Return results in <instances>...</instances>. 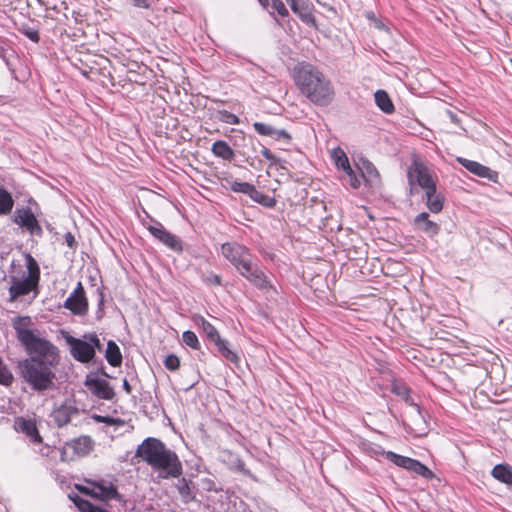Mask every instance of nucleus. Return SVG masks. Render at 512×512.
Returning <instances> with one entry per match:
<instances>
[{
  "mask_svg": "<svg viewBox=\"0 0 512 512\" xmlns=\"http://www.w3.org/2000/svg\"><path fill=\"white\" fill-rule=\"evenodd\" d=\"M83 338L87 339L92 347V350L94 351V355L96 354V350L102 351L103 345L97 336L96 333H87L83 335Z\"/></svg>",
  "mask_w": 512,
  "mask_h": 512,
  "instance_id": "obj_42",
  "label": "nucleus"
},
{
  "mask_svg": "<svg viewBox=\"0 0 512 512\" xmlns=\"http://www.w3.org/2000/svg\"><path fill=\"white\" fill-rule=\"evenodd\" d=\"M66 342L69 345L70 353L75 360L81 363H89L94 359V351L87 339L67 336Z\"/></svg>",
  "mask_w": 512,
  "mask_h": 512,
  "instance_id": "obj_12",
  "label": "nucleus"
},
{
  "mask_svg": "<svg viewBox=\"0 0 512 512\" xmlns=\"http://www.w3.org/2000/svg\"><path fill=\"white\" fill-rule=\"evenodd\" d=\"M332 158L334 160L335 165L338 168L344 170H350V163L346 153L339 147L335 148L332 152Z\"/></svg>",
  "mask_w": 512,
  "mask_h": 512,
  "instance_id": "obj_33",
  "label": "nucleus"
},
{
  "mask_svg": "<svg viewBox=\"0 0 512 512\" xmlns=\"http://www.w3.org/2000/svg\"><path fill=\"white\" fill-rule=\"evenodd\" d=\"M175 487L181 497V501L185 504H188L195 500L196 498V485L192 480L186 479L184 477L178 478Z\"/></svg>",
  "mask_w": 512,
  "mask_h": 512,
  "instance_id": "obj_21",
  "label": "nucleus"
},
{
  "mask_svg": "<svg viewBox=\"0 0 512 512\" xmlns=\"http://www.w3.org/2000/svg\"><path fill=\"white\" fill-rule=\"evenodd\" d=\"M457 162L461 164L470 173L488 180H495L497 178V172L491 170L489 167L463 157H457Z\"/></svg>",
  "mask_w": 512,
  "mask_h": 512,
  "instance_id": "obj_18",
  "label": "nucleus"
},
{
  "mask_svg": "<svg viewBox=\"0 0 512 512\" xmlns=\"http://www.w3.org/2000/svg\"><path fill=\"white\" fill-rule=\"evenodd\" d=\"M253 127L258 134L268 137L272 136L273 131L275 129V127H273L272 125L262 122H254Z\"/></svg>",
  "mask_w": 512,
  "mask_h": 512,
  "instance_id": "obj_41",
  "label": "nucleus"
},
{
  "mask_svg": "<svg viewBox=\"0 0 512 512\" xmlns=\"http://www.w3.org/2000/svg\"><path fill=\"white\" fill-rule=\"evenodd\" d=\"M98 292V301H97V311L96 318L98 320L102 319L104 316V293L100 288H97Z\"/></svg>",
  "mask_w": 512,
  "mask_h": 512,
  "instance_id": "obj_47",
  "label": "nucleus"
},
{
  "mask_svg": "<svg viewBox=\"0 0 512 512\" xmlns=\"http://www.w3.org/2000/svg\"><path fill=\"white\" fill-rule=\"evenodd\" d=\"M135 456L141 457L162 479L179 478L183 466L178 455L157 438H146L137 447Z\"/></svg>",
  "mask_w": 512,
  "mask_h": 512,
  "instance_id": "obj_2",
  "label": "nucleus"
},
{
  "mask_svg": "<svg viewBox=\"0 0 512 512\" xmlns=\"http://www.w3.org/2000/svg\"><path fill=\"white\" fill-rule=\"evenodd\" d=\"M426 205L432 213H439L443 209L444 197L437 192L435 187L432 191L425 192Z\"/></svg>",
  "mask_w": 512,
  "mask_h": 512,
  "instance_id": "obj_26",
  "label": "nucleus"
},
{
  "mask_svg": "<svg viewBox=\"0 0 512 512\" xmlns=\"http://www.w3.org/2000/svg\"><path fill=\"white\" fill-rule=\"evenodd\" d=\"M258 2L264 9L269 7V0H258Z\"/></svg>",
  "mask_w": 512,
  "mask_h": 512,
  "instance_id": "obj_59",
  "label": "nucleus"
},
{
  "mask_svg": "<svg viewBox=\"0 0 512 512\" xmlns=\"http://www.w3.org/2000/svg\"><path fill=\"white\" fill-rule=\"evenodd\" d=\"M447 116L449 117L451 122H453L455 124H459L460 123V119H459L458 115L455 112H453L451 110H448L447 111Z\"/></svg>",
  "mask_w": 512,
  "mask_h": 512,
  "instance_id": "obj_57",
  "label": "nucleus"
},
{
  "mask_svg": "<svg viewBox=\"0 0 512 512\" xmlns=\"http://www.w3.org/2000/svg\"><path fill=\"white\" fill-rule=\"evenodd\" d=\"M230 189L236 193H242L249 196L251 199L256 191V187L248 182L231 181Z\"/></svg>",
  "mask_w": 512,
  "mask_h": 512,
  "instance_id": "obj_31",
  "label": "nucleus"
},
{
  "mask_svg": "<svg viewBox=\"0 0 512 512\" xmlns=\"http://www.w3.org/2000/svg\"><path fill=\"white\" fill-rule=\"evenodd\" d=\"M84 385L99 399L112 400L115 396V392L107 380L100 379L92 374L86 376Z\"/></svg>",
  "mask_w": 512,
  "mask_h": 512,
  "instance_id": "obj_14",
  "label": "nucleus"
},
{
  "mask_svg": "<svg viewBox=\"0 0 512 512\" xmlns=\"http://www.w3.org/2000/svg\"><path fill=\"white\" fill-rule=\"evenodd\" d=\"M293 13H295L300 20L310 27H316V18L313 15V5L309 0H296L289 4Z\"/></svg>",
  "mask_w": 512,
  "mask_h": 512,
  "instance_id": "obj_16",
  "label": "nucleus"
},
{
  "mask_svg": "<svg viewBox=\"0 0 512 512\" xmlns=\"http://www.w3.org/2000/svg\"><path fill=\"white\" fill-rule=\"evenodd\" d=\"M408 179L410 184L416 182L421 188L426 191L433 190L436 183L433 180L428 168L422 163L414 162L413 167L408 171Z\"/></svg>",
  "mask_w": 512,
  "mask_h": 512,
  "instance_id": "obj_13",
  "label": "nucleus"
},
{
  "mask_svg": "<svg viewBox=\"0 0 512 512\" xmlns=\"http://www.w3.org/2000/svg\"><path fill=\"white\" fill-rule=\"evenodd\" d=\"M13 221L22 228H25L31 235L41 237L43 230L30 208L17 209Z\"/></svg>",
  "mask_w": 512,
  "mask_h": 512,
  "instance_id": "obj_15",
  "label": "nucleus"
},
{
  "mask_svg": "<svg viewBox=\"0 0 512 512\" xmlns=\"http://www.w3.org/2000/svg\"><path fill=\"white\" fill-rule=\"evenodd\" d=\"M98 422L105 423L107 425H113L121 422L119 419H115L109 416H95L94 417Z\"/></svg>",
  "mask_w": 512,
  "mask_h": 512,
  "instance_id": "obj_53",
  "label": "nucleus"
},
{
  "mask_svg": "<svg viewBox=\"0 0 512 512\" xmlns=\"http://www.w3.org/2000/svg\"><path fill=\"white\" fill-rule=\"evenodd\" d=\"M377 107L385 114H392L395 110L394 104L385 90H377L374 94Z\"/></svg>",
  "mask_w": 512,
  "mask_h": 512,
  "instance_id": "obj_27",
  "label": "nucleus"
},
{
  "mask_svg": "<svg viewBox=\"0 0 512 512\" xmlns=\"http://www.w3.org/2000/svg\"><path fill=\"white\" fill-rule=\"evenodd\" d=\"M131 4L138 8L148 9L150 7L149 0H129Z\"/></svg>",
  "mask_w": 512,
  "mask_h": 512,
  "instance_id": "obj_55",
  "label": "nucleus"
},
{
  "mask_svg": "<svg viewBox=\"0 0 512 512\" xmlns=\"http://www.w3.org/2000/svg\"><path fill=\"white\" fill-rule=\"evenodd\" d=\"M27 273L23 272L21 278L10 276L9 301L14 302L19 297L28 295L37 290L40 280V268L36 260L28 254L26 257Z\"/></svg>",
  "mask_w": 512,
  "mask_h": 512,
  "instance_id": "obj_5",
  "label": "nucleus"
},
{
  "mask_svg": "<svg viewBox=\"0 0 512 512\" xmlns=\"http://www.w3.org/2000/svg\"><path fill=\"white\" fill-rule=\"evenodd\" d=\"M105 358L107 362L113 367H119L122 364V354L120 348L113 340H109L107 342Z\"/></svg>",
  "mask_w": 512,
  "mask_h": 512,
  "instance_id": "obj_28",
  "label": "nucleus"
},
{
  "mask_svg": "<svg viewBox=\"0 0 512 512\" xmlns=\"http://www.w3.org/2000/svg\"><path fill=\"white\" fill-rule=\"evenodd\" d=\"M199 323L202 327L203 332L206 334V336L210 342L213 343L215 340H217L220 337L217 329L210 322H208L205 318L200 317Z\"/></svg>",
  "mask_w": 512,
  "mask_h": 512,
  "instance_id": "obj_35",
  "label": "nucleus"
},
{
  "mask_svg": "<svg viewBox=\"0 0 512 512\" xmlns=\"http://www.w3.org/2000/svg\"><path fill=\"white\" fill-rule=\"evenodd\" d=\"M15 429L28 437L33 444H41L43 442L34 419L17 418L15 421Z\"/></svg>",
  "mask_w": 512,
  "mask_h": 512,
  "instance_id": "obj_17",
  "label": "nucleus"
},
{
  "mask_svg": "<svg viewBox=\"0 0 512 512\" xmlns=\"http://www.w3.org/2000/svg\"><path fill=\"white\" fill-rule=\"evenodd\" d=\"M211 152L215 157L221 158L222 160L228 161V162H231L236 155L234 148L231 147L228 144V142H226L224 140L215 141L212 144Z\"/></svg>",
  "mask_w": 512,
  "mask_h": 512,
  "instance_id": "obj_23",
  "label": "nucleus"
},
{
  "mask_svg": "<svg viewBox=\"0 0 512 512\" xmlns=\"http://www.w3.org/2000/svg\"><path fill=\"white\" fill-rule=\"evenodd\" d=\"M491 475L499 482L512 486V467L509 464L501 463L495 465Z\"/></svg>",
  "mask_w": 512,
  "mask_h": 512,
  "instance_id": "obj_25",
  "label": "nucleus"
},
{
  "mask_svg": "<svg viewBox=\"0 0 512 512\" xmlns=\"http://www.w3.org/2000/svg\"><path fill=\"white\" fill-rule=\"evenodd\" d=\"M272 1V8L273 10L277 11V13L281 17H287L289 15L288 9L285 7L282 0H271Z\"/></svg>",
  "mask_w": 512,
  "mask_h": 512,
  "instance_id": "obj_49",
  "label": "nucleus"
},
{
  "mask_svg": "<svg viewBox=\"0 0 512 512\" xmlns=\"http://www.w3.org/2000/svg\"><path fill=\"white\" fill-rule=\"evenodd\" d=\"M14 381V376L10 369L3 363L0 358V384L10 386Z\"/></svg>",
  "mask_w": 512,
  "mask_h": 512,
  "instance_id": "obj_38",
  "label": "nucleus"
},
{
  "mask_svg": "<svg viewBox=\"0 0 512 512\" xmlns=\"http://www.w3.org/2000/svg\"><path fill=\"white\" fill-rule=\"evenodd\" d=\"M359 170L361 177L367 185L375 187L380 183V175L374 164L366 159L360 161Z\"/></svg>",
  "mask_w": 512,
  "mask_h": 512,
  "instance_id": "obj_20",
  "label": "nucleus"
},
{
  "mask_svg": "<svg viewBox=\"0 0 512 512\" xmlns=\"http://www.w3.org/2000/svg\"><path fill=\"white\" fill-rule=\"evenodd\" d=\"M64 307L70 310L74 315L83 316L88 312V300L80 299L77 296H69L64 302Z\"/></svg>",
  "mask_w": 512,
  "mask_h": 512,
  "instance_id": "obj_24",
  "label": "nucleus"
},
{
  "mask_svg": "<svg viewBox=\"0 0 512 512\" xmlns=\"http://www.w3.org/2000/svg\"><path fill=\"white\" fill-rule=\"evenodd\" d=\"M164 366L170 371H176L180 367V359L175 354H169L164 360Z\"/></svg>",
  "mask_w": 512,
  "mask_h": 512,
  "instance_id": "obj_46",
  "label": "nucleus"
},
{
  "mask_svg": "<svg viewBox=\"0 0 512 512\" xmlns=\"http://www.w3.org/2000/svg\"><path fill=\"white\" fill-rule=\"evenodd\" d=\"M385 458L390 462L394 463L398 467L404 468L407 470L408 465L411 463L412 458L399 455L392 451L384 452Z\"/></svg>",
  "mask_w": 512,
  "mask_h": 512,
  "instance_id": "obj_34",
  "label": "nucleus"
},
{
  "mask_svg": "<svg viewBox=\"0 0 512 512\" xmlns=\"http://www.w3.org/2000/svg\"><path fill=\"white\" fill-rule=\"evenodd\" d=\"M146 228L155 239L165 245L168 249L176 253H181L183 251L182 240L178 236L167 231L159 221L151 219V223L146 225Z\"/></svg>",
  "mask_w": 512,
  "mask_h": 512,
  "instance_id": "obj_7",
  "label": "nucleus"
},
{
  "mask_svg": "<svg viewBox=\"0 0 512 512\" xmlns=\"http://www.w3.org/2000/svg\"><path fill=\"white\" fill-rule=\"evenodd\" d=\"M77 489L83 494L102 501L114 499L119 502H125L123 496L112 483L106 484L104 482H93L91 488L86 486H77Z\"/></svg>",
  "mask_w": 512,
  "mask_h": 512,
  "instance_id": "obj_8",
  "label": "nucleus"
},
{
  "mask_svg": "<svg viewBox=\"0 0 512 512\" xmlns=\"http://www.w3.org/2000/svg\"><path fill=\"white\" fill-rule=\"evenodd\" d=\"M261 154L263 155V157L265 159H267L268 161H270L271 165H276L278 164L281 160L276 157L268 148L266 147H262L261 149Z\"/></svg>",
  "mask_w": 512,
  "mask_h": 512,
  "instance_id": "obj_51",
  "label": "nucleus"
},
{
  "mask_svg": "<svg viewBox=\"0 0 512 512\" xmlns=\"http://www.w3.org/2000/svg\"><path fill=\"white\" fill-rule=\"evenodd\" d=\"M202 281L207 285L220 286L222 284L221 276L209 272L202 275Z\"/></svg>",
  "mask_w": 512,
  "mask_h": 512,
  "instance_id": "obj_45",
  "label": "nucleus"
},
{
  "mask_svg": "<svg viewBox=\"0 0 512 512\" xmlns=\"http://www.w3.org/2000/svg\"><path fill=\"white\" fill-rule=\"evenodd\" d=\"M276 141L283 142L285 144H290L292 137L285 129H274L273 134L271 136Z\"/></svg>",
  "mask_w": 512,
  "mask_h": 512,
  "instance_id": "obj_43",
  "label": "nucleus"
},
{
  "mask_svg": "<svg viewBox=\"0 0 512 512\" xmlns=\"http://www.w3.org/2000/svg\"><path fill=\"white\" fill-rule=\"evenodd\" d=\"M30 322V317H18L13 322V327L20 343L29 354L28 358L42 362L49 366L57 367L60 363L59 349L52 342L36 335L26 326Z\"/></svg>",
  "mask_w": 512,
  "mask_h": 512,
  "instance_id": "obj_3",
  "label": "nucleus"
},
{
  "mask_svg": "<svg viewBox=\"0 0 512 512\" xmlns=\"http://www.w3.org/2000/svg\"><path fill=\"white\" fill-rule=\"evenodd\" d=\"M74 504L81 512H92L94 509V504H92L89 500L83 499L79 496H76L74 499Z\"/></svg>",
  "mask_w": 512,
  "mask_h": 512,
  "instance_id": "obj_44",
  "label": "nucleus"
},
{
  "mask_svg": "<svg viewBox=\"0 0 512 512\" xmlns=\"http://www.w3.org/2000/svg\"><path fill=\"white\" fill-rule=\"evenodd\" d=\"M14 206V199L10 192L0 187V215L9 214Z\"/></svg>",
  "mask_w": 512,
  "mask_h": 512,
  "instance_id": "obj_30",
  "label": "nucleus"
},
{
  "mask_svg": "<svg viewBox=\"0 0 512 512\" xmlns=\"http://www.w3.org/2000/svg\"><path fill=\"white\" fill-rule=\"evenodd\" d=\"M293 77L300 93L317 106H328L335 91L331 81L314 65L299 63L293 69Z\"/></svg>",
  "mask_w": 512,
  "mask_h": 512,
  "instance_id": "obj_1",
  "label": "nucleus"
},
{
  "mask_svg": "<svg viewBox=\"0 0 512 512\" xmlns=\"http://www.w3.org/2000/svg\"><path fill=\"white\" fill-rule=\"evenodd\" d=\"M237 271L247 279L252 285L260 290H268L272 288L270 281L265 273L259 268L257 263L253 261V257L245 264L238 267Z\"/></svg>",
  "mask_w": 512,
  "mask_h": 512,
  "instance_id": "obj_9",
  "label": "nucleus"
},
{
  "mask_svg": "<svg viewBox=\"0 0 512 512\" xmlns=\"http://www.w3.org/2000/svg\"><path fill=\"white\" fill-rule=\"evenodd\" d=\"M232 464L236 471H238L244 475H250L249 470L246 469V465H245L244 461L239 456L233 457Z\"/></svg>",
  "mask_w": 512,
  "mask_h": 512,
  "instance_id": "obj_48",
  "label": "nucleus"
},
{
  "mask_svg": "<svg viewBox=\"0 0 512 512\" xmlns=\"http://www.w3.org/2000/svg\"><path fill=\"white\" fill-rule=\"evenodd\" d=\"M67 446L72 448L76 455L85 456L92 451L94 442L90 436L83 435L71 440Z\"/></svg>",
  "mask_w": 512,
  "mask_h": 512,
  "instance_id": "obj_22",
  "label": "nucleus"
},
{
  "mask_svg": "<svg viewBox=\"0 0 512 512\" xmlns=\"http://www.w3.org/2000/svg\"><path fill=\"white\" fill-rule=\"evenodd\" d=\"M252 200L266 208H273L276 205V200L273 197L265 195L256 189Z\"/></svg>",
  "mask_w": 512,
  "mask_h": 512,
  "instance_id": "obj_37",
  "label": "nucleus"
},
{
  "mask_svg": "<svg viewBox=\"0 0 512 512\" xmlns=\"http://www.w3.org/2000/svg\"><path fill=\"white\" fill-rule=\"evenodd\" d=\"M22 33L34 43H38L40 40L39 32L35 29L28 28L23 30Z\"/></svg>",
  "mask_w": 512,
  "mask_h": 512,
  "instance_id": "obj_52",
  "label": "nucleus"
},
{
  "mask_svg": "<svg viewBox=\"0 0 512 512\" xmlns=\"http://www.w3.org/2000/svg\"><path fill=\"white\" fill-rule=\"evenodd\" d=\"M70 296H72V297L77 296L80 299H87L86 295H85V290H84L81 282H78L76 288L74 289V291L71 293Z\"/></svg>",
  "mask_w": 512,
  "mask_h": 512,
  "instance_id": "obj_54",
  "label": "nucleus"
},
{
  "mask_svg": "<svg viewBox=\"0 0 512 512\" xmlns=\"http://www.w3.org/2000/svg\"><path fill=\"white\" fill-rule=\"evenodd\" d=\"M344 172H345V174L347 175V177L349 179L350 186L353 187L354 189L359 188L360 180L356 176L355 171L350 167V170H344Z\"/></svg>",
  "mask_w": 512,
  "mask_h": 512,
  "instance_id": "obj_50",
  "label": "nucleus"
},
{
  "mask_svg": "<svg viewBox=\"0 0 512 512\" xmlns=\"http://www.w3.org/2000/svg\"><path fill=\"white\" fill-rule=\"evenodd\" d=\"M3 99V96H0V101Z\"/></svg>",
  "mask_w": 512,
  "mask_h": 512,
  "instance_id": "obj_61",
  "label": "nucleus"
},
{
  "mask_svg": "<svg viewBox=\"0 0 512 512\" xmlns=\"http://www.w3.org/2000/svg\"><path fill=\"white\" fill-rule=\"evenodd\" d=\"M217 118L219 121L227 123V124H231V125H237L240 123L239 117L227 110L217 111Z\"/></svg>",
  "mask_w": 512,
  "mask_h": 512,
  "instance_id": "obj_39",
  "label": "nucleus"
},
{
  "mask_svg": "<svg viewBox=\"0 0 512 512\" xmlns=\"http://www.w3.org/2000/svg\"><path fill=\"white\" fill-rule=\"evenodd\" d=\"M92 512H108V511L95 505Z\"/></svg>",
  "mask_w": 512,
  "mask_h": 512,
  "instance_id": "obj_60",
  "label": "nucleus"
},
{
  "mask_svg": "<svg viewBox=\"0 0 512 512\" xmlns=\"http://www.w3.org/2000/svg\"><path fill=\"white\" fill-rule=\"evenodd\" d=\"M213 344L217 347L218 352L222 357L227 359L232 363H237L239 361V356L236 352L229 348V343L227 340L221 338V336L213 342Z\"/></svg>",
  "mask_w": 512,
  "mask_h": 512,
  "instance_id": "obj_29",
  "label": "nucleus"
},
{
  "mask_svg": "<svg viewBox=\"0 0 512 512\" xmlns=\"http://www.w3.org/2000/svg\"><path fill=\"white\" fill-rule=\"evenodd\" d=\"M407 470L417 475L423 476L426 479H431L434 476L433 472L427 466L416 459L411 460Z\"/></svg>",
  "mask_w": 512,
  "mask_h": 512,
  "instance_id": "obj_32",
  "label": "nucleus"
},
{
  "mask_svg": "<svg viewBox=\"0 0 512 512\" xmlns=\"http://www.w3.org/2000/svg\"><path fill=\"white\" fill-rule=\"evenodd\" d=\"M123 389L125 390V392L127 394H130L132 391L131 385L129 384V382L126 379L123 380Z\"/></svg>",
  "mask_w": 512,
  "mask_h": 512,
  "instance_id": "obj_58",
  "label": "nucleus"
},
{
  "mask_svg": "<svg viewBox=\"0 0 512 512\" xmlns=\"http://www.w3.org/2000/svg\"><path fill=\"white\" fill-rule=\"evenodd\" d=\"M392 392L396 395L402 397L407 403H410L413 405L417 411L419 412L420 407L417 404H414L412 401H410V390L409 388L404 384H394L392 388Z\"/></svg>",
  "mask_w": 512,
  "mask_h": 512,
  "instance_id": "obj_36",
  "label": "nucleus"
},
{
  "mask_svg": "<svg viewBox=\"0 0 512 512\" xmlns=\"http://www.w3.org/2000/svg\"><path fill=\"white\" fill-rule=\"evenodd\" d=\"M64 239H65V242L68 247H70V248L76 247L77 243H76V240L71 232H67L64 236Z\"/></svg>",
  "mask_w": 512,
  "mask_h": 512,
  "instance_id": "obj_56",
  "label": "nucleus"
},
{
  "mask_svg": "<svg viewBox=\"0 0 512 512\" xmlns=\"http://www.w3.org/2000/svg\"><path fill=\"white\" fill-rule=\"evenodd\" d=\"M182 339H183V342L190 348L195 349V350L200 349V343H199L198 337L193 331L187 330V331L183 332Z\"/></svg>",
  "mask_w": 512,
  "mask_h": 512,
  "instance_id": "obj_40",
  "label": "nucleus"
},
{
  "mask_svg": "<svg viewBox=\"0 0 512 512\" xmlns=\"http://www.w3.org/2000/svg\"><path fill=\"white\" fill-rule=\"evenodd\" d=\"M232 131L235 132V135L230 137V141L236 154L242 156L249 166H254L257 159L255 155L256 147L254 138L247 136L240 130L236 131L232 129Z\"/></svg>",
  "mask_w": 512,
  "mask_h": 512,
  "instance_id": "obj_6",
  "label": "nucleus"
},
{
  "mask_svg": "<svg viewBox=\"0 0 512 512\" xmlns=\"http://www.w3.org/2000/svg\"><path fill=\"white\" fill-rule=\"evenodd\" d=\"M221 253L236 270L253 257L250 250L238 242H226L222 244Z\"/></svg>",
  "mask_w": 512,
  "mask_h": 512,
  "instance_id": "obj_10",
  "label": "nucleus"
},
{
  "mask_svg": "<svg viewBox=\"0 0 512 512\" xmlns=\"http://www.w3.org/2000/svg\"><path fill=\"white\" fill-rule=\"evenodd\" d=\"M414 226L417 230L422 231L430 238L435 237L440 232V225L430 220L427 212H421L414 218Z\"/></svg>",
  "mask_w": 512,
  "mask_h": 512,
  "instance_id": "obj_19",
  "label": "nucleus"
},
{
  "mask_svg": "<svg viewBox=\"0 0 512 512\" xmlns=\"http://www.w3.org/2000/svg\"><path fill=\"white\" fill-rule=\"evenodd\" d=\"M20 377L32 390L43 392L54 387L55 366H49L33 358H26L18 364Z\"/></svg>",
  "mask_w": 512,
  "mask_h": 512,
  "instance_id": "obj_4",
  "label": "nucleus"
},
{
  "mask_svg": "<svg viewBox=\"0 0 512 512\" xmlns=\"http://www.w3.org/2000/svg\"><path fill=\"white\" fill-rule=\"evenodd\" d=\"M80 414L75 400L65 399L63 403L55 407L51 413V417L58 428L68 425L71 420Z\"/></svg>",
  "mask_w": 512,
  "mask_h": 512,
  "instance_id": "obj_11",
  "label": "nucleus"
}]
</instances>
